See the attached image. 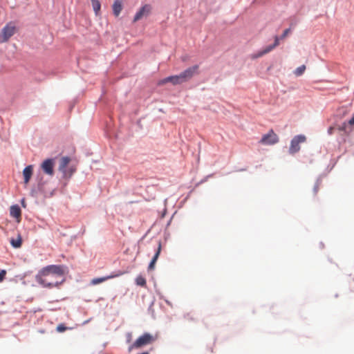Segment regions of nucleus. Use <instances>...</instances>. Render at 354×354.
I'll return each mask as SVG.
<instances>
[{"instance_id":"obj_13","label":"nucleus","mask_w":354,"mask_h":354,"mask_svg":"<svg viewBox=\"0 0 354 354\" xmlns=\"http://www.w3.org/2000/svg\"><path fill=\"white\" fill-rule=\"evenodd\" d=\"M33 173V166L28 165L26 167L23 171V176L24 178V183L28 184L32 177Z\"/></svg>"},{"instance_id":"obj_2","label":"nucleus","mask_w":354,"mask_h":354,"mask_svg":"<svg viewBox=\"0 0 354 354\" xmlns=\"http://www.w3.org/2000/svg\"><path fill=\"white\" fill-rule=\"evenodd\" d=\"M71 159L68 156L62 157L59 160V171H60L63 177L69 178L75 172L76 167L70 165Z\"/></svg>"},{"instance_id":"obj_26","label":"nucleus","mask_w":354,"mask_h":354,"mask_svg":"<svg viewBox=\"0 0 354 354\" xmlns=\"http://www.w3.org/2000/svg\"><path fill=\"white\" fill-rule=\"evenodd\" d=\"M346 129V123L344 122L342 126L339 127L338 129L342 131H345Z\"/></svg>"},{"instance_id":"obj_24","label":"nucleus","mask_w":354,"mask_h":354,"mask_svg":"<svg viewBox=\"0 0 354 354\" xmlns=\"http://www.w3.org/2000/svg\"><path fill=\"white\" fill-rule=\"evenodd\" d=\"M66 330V327L64 324H59L57 327V330L59 333L64 332Z\"/></svg>"},{"instance_id":"obj_20","label":"nucleus","mask_w":354,"mask_h":354,"mask_svg":"<svg viewBox=\"0 0 354 354\" xmlns=\"http://www.w3.org/2000/svg\"><path fill=\"white\" fill-rule=\"evenodd\" d=\"M305 70H306V66L301 65L295 69L294 73L296 76H300L304 73Z\"/></svg>"},{"instance_id":"obj_6","label":"nucleus","mask_w":354,"mask_h":354,"mask_svg":"<svg viewBox=\"0 0 354 354\" xmlns=\"http://www.w3.org/2000/svg\"><path fill=\"white\" fill-rule=\"evenodd\" d=\"M306 138L304 135H298L295 136L290 142L289 151L291 154H294L300 150L299 144L306 141Z\"/></svg>"},{"instance_id":"obj_23","label":"nucleus","mask_w":354,"mask_h":354,"mask_svg":"<svg viewBox=\"0 0 354 354\" xmlns=\"http://www.w3.org/2000/svg\"><path fill=\"white\" fill-rule=\"evenodd\" d=\"M6 273H7L6 270H1L0 271V283L4 280Z\"/></svg>"},{"instance_id":"obj_11","label":"nucleus","mask_w":354,"mask_h":354,"mask_svg":"<svg viewBox=\"0 0 354 354\" xmlns=\"http://www.w3.org/2000/svg\"><path fill=\"white\" fill-rule=\"evenodd\" d=\"M167 82H171L173 85H178V84H181L184 83V82L181 79V77L179 74L177 75H172V76L165 77V78L161 80L158 84L160 85H162Z\"/></svg>"},{"instance_id":"obj_21","label":"nucleus","mask_w":354,"mask_h":354,"mask_svg":"<svg viewBox=\"0 0 354 354\" xmlns=\"http://www.w3.org/2000/svg\"><path fill=\"white\" fill-rule=\"evenodd\" d=\"M290 31H291L290 28L286 29L283 31V34L281 35L280 39H285L288 35V34L290 32Z\"/></svg>"},{"instance_id":"obj_3","label":"nucleus","mask_w":354,"mask_h":354,"mask_svg":"<svg viewBox=\"0 0 354 354\" xmlns=\"http://www.w3.org/2000/svg\"><path fill=\"white\" fill-rule=\"evenodd\" d=\"M156 337L149 333H144L142 335L139 337L135 342L129 348V351H131L133 348H138L143 346L149 344L156 340Z\"/></svg>"},{"instance_id":"obj_25","label":"nucleus","mask_w":354,"mask_h":354,"mask_svg":"<svg viewBox=\"0 0 354 354\" xmlns=\"http://www.w3.org/2000/svg\"><path fill=\"white\" fill-rule=\"evenodd\" d=\"M338 111H342V116L346 115L348 113V112L347 107H346V106H345L340 107V108L338 109Z\"/></svg>"},{"instance_id":"obj_5","label":"nucleus","mask_w":354,"mask_h":354,"mask_svg":"<svg viewBox=\"0 0 354 354\" xmlns=\"http://www.w3.org/2000/svg\"><path fill=\"white\" fill-rule=\"evenodd\" d=\"M278 142L279 137L272 129H270L267 134L263 135L260 140V143L265 145H272Z\"/></svg>"},{"instance_id":"obj_18","label":"nucleus","mask_w":354,"mask_h":354,"mask_svg":"<svg viewBox=\"0 0 354 354\" xmlns=\"http://www.w3.org/2000/svg\"><path fill=\"white\" fill-rule=\"evenodd\" d=\"M91 1L93 10H94L95 15H97L100 10V8H101L100 2L99 1V0H91Z\"/></svg>"},{"instance_id":"obj_9","label":"nucleus","mask_w":354,"mask_h":354,"mask_svg":"<svg viewBox=\"0 0 354 354\" xmlns=\"http://www.w3.org/2000/svg\"><path fill=\"white\" fill-rule=\"evenodd\" d=\"M151 6L149 4L144 5L136 14L133 18V22H136L143 17L149 16L151 11Z\"/></svg>"},{"instance_id":"obj_17","label":"nucleus","mask_w":354,"mask_h":354,"mask_svg":"<svg viewBox=\"0 0 354 354\" xmlns=\"http://www.w3.org/2000/svg\"><path fill=\"white\" fill-rule=\"evenodd\" d=\"M10 244L12 247L15 248H19L21 246L22 244V239L20 234L17 235L16 239H11Z\"/></svg>"},{"instance_id":"obj_12","label":"nucleus","mask_w":354,"mask_h":354,"mask_svg":"<svg viewBox=\"0 0 354 354\" xmlns=\"http://www.w3.org/2000/svg\"><path fill=\"white\" fill-rule=\"evenodd\" d=\"M10 214L12 217L15 218L18 222L20 221L21 211L17 205H12L10 207Z\"/></svg>"},{"instance_id":"obj_15","label":"nucleus","mask_w":354,"mask_h":354,"mask_svg":"<svg viewBox=\"0 0 354 354\" xmlns=\"http://www.w3.org/2000/svg\"><path fill=\"white\" fill-rule=\"evenodd\" d=\"M121 274H115V275H109V276H106V277H99V278H94L91 280V283L92 285H97V284H99L100 283H102L108 279H112L115 277H118L120 276Z\"/></svg>"},{"instance_id":"obj_19","label":"nucleus","mask_w":354,"mask_h":354,"mask_svg":"<svg viewBox=\"0 0 354 354\" xmlns=\"http://www.w3.org/2000/svg\"><path fill=\"white\" fill-rule=\"evenodd\" d=\"M136 283L138 286H142V287H145L146 285H147V281H146V279H145V277H143L141 275H139L136 277Z\"/></svg>"},{"instance_id":"obj_8","label":"nucleus","mask_w":354,"mask_h":354,"mask_svg":"<svg viewBox=\"0 0 354 354\" xmlns=\"http://www.w3.org/2000/svg\"><path fill=\"white\" fill-rule=\"evenodd\" d=\"M55 160L53 158H48L44 160L41 164V168L44 174L50 176L54 175Z\"/></svg>"},{"instance_id":"obj_10","label":"nucleus","mask_w":354,"mask_h":354,"mask_svg":"<svg viewBox=\"0 0 354 354\" xmlns=\"http://www.w3.org/2000/svg\"><path fill=\"white\" fill-rule=\"evenodd\" d=\"M279 39H281L280 37L275 36L274 37V42L272 45H270V46L266 47L264 49L258 52L256 55H253L252 57L253 58H259V57H262L263 55L270 53L274 48H276L277 46H278L279 45Z\"/></svg>"},{"instance_id":"obj_27","label":"nucleus","mask_w":354,"mask_h":354,"mask_svg":"<svg viewBox=\"0 0 354 354\" xmlns=\"http://www.w3.org/2000/svg\"><path fill=\"white\" fill-rule=\"evenodd\" d=\"M333 129H334V128H333V127H330L328 129V134H330V135L333 134Z\"/></svg>"},{"instance_id":"obj_28","label":"nucleus","mask_w":354,"mask_h":354,"mask_svg":"<svg viewBox=\"0 0 354 354\" xmlns=\"http://www.w3.org/2000/svg\"><path fill=\"white\" fill-rule=\"evenodd\" d=\"M21 204H22L23 207H26L24 200H22V201H21Z\"/></svg>"},{"instance_id":"obj_7","label":"nucleus","mask_w":354,"mask_h":354,"mask_svg":"<svg viewBox=\"0 0 354 354\" xmlns=\"http://www.w3.org/2000/svg\"><path fill=\"white\" fill-rule=\"evenodd\" d=\"M198 65H194L187 68L186 70L180 73L181 79L184 82H186L191 80L195 75L198 73Z\"/></svg>"},{"instance_id":"obj_4","label":"nucleus","mask_w":354,"mask_h":354,"mask_svg":"<svg viewBox=\"0 0 354 354\" xmlns=\"http://www.w3.org/2000/svg\"><path fill=\"white\" fill-rule=\"evenodd\" d=\"M16 27L12 23L8 24L0 32V43H4L15 33Z\"/></svg>"},{"instance_id":"obj_1","label":"nucleus","mask_w":354,"mask_h":354,"mask_svg":"<svg viewBox=\"0 0 354 354\" xmlns=\"http://www.w3.org/2000/svg\"><path fill=\"white\" fill-rule=\"evenodd\" d=\"M64 275L62 266L50 265L41 269L35 276V279L43 287L52 288L64 282Z\"/></svg>"},{"instance_id":"obj_14","label":"nucleus","mask_w":354,"mask_h":354,"mask_svg":"<svg viewBox=\"0 0 354 354\" xmlns=\"http://www.w3.org/2000/svg\"><path fill=\"white\" fill-rule=\"evenodd\" d=\"M113 12L115 17H118L122 10V2L121 0H115L112 6Z\"/></svg>"},{"instance_id":"obj_16","label":"nucleus","mask_w":354,"mask_h":354,"mask_svg":"<svg viewBox=\"0 0 354 354\" xmlns=\"http://www.w3.org/2000/svg\"><path fill=\"white\" fill-rule=\"evenodd\" d=\"M160 251H161V243H160V242H159L158 243V248H157V251L155 253V254H154L151 261L150 262V263L149 265V270L153 269L154 265H155L157 259H158V257L160 255Z\"/></svg>"},{"instance_id":"obj_22","label":"nucleus","mask_w":354,"mask_h":354,"mask_svg":"<svg viewBox=\"0 0 354 354\" xmlns=\"http://www.w3.org/2000/svg\"><path fill=\"white\" fill-rule=\"evenodd\" d=\"M319 187H320V183L317 182L313 187L314 195H316L317 194V192H319Z\"/></svg>"}]
</instances>
